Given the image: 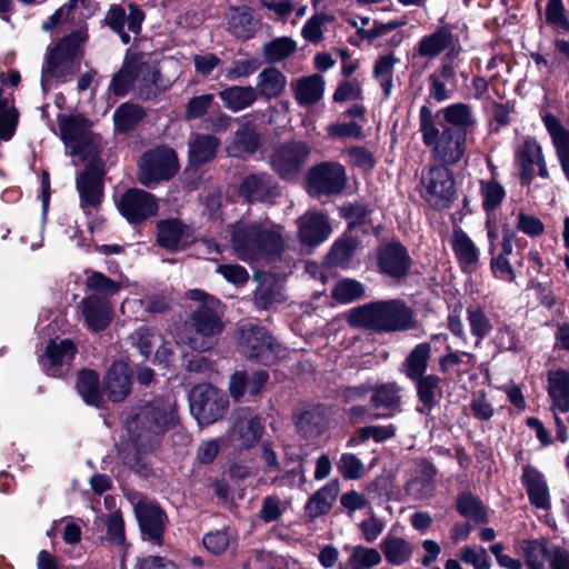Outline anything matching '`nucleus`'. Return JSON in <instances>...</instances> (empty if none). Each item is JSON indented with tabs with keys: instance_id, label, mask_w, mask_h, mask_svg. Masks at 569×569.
Instances as JSON below:
<instances>
[{
	"instance_id": "nucleus-1",
	"label": "nucleus",
	"mask_w": 569,
	"mask_h": 569,
	"mask_svg": "<svg viewBox=\"0 0 569 569\" xmlns=\"http://www.w3.org/2000/svg\"><path fill=\"white\" fill-rule=\"evenodd\" d=\"M231 246L244 262H271L284 249L282 227L269 222L239 221L232 226Z\"/></svg>"
},
{
	"instance_id": "nucleus-2",
	"label": "nucleus",
	"mask_w": 569,
	"mask_h": 569,
	"mask_svg": "<svg viewBox=\"0 0 569 569\" xmlns=\"http://www.w3.org/2000/svg\"><path fill=\"white\" fill-rule=\"evenodd\" d=\"M179 423L177 402L172 398H158L137 409L127 419V430L133 446L150 450L159 439Z\"/></svg>"
},
{
	"instance_id": "nucleus-3",
	"label": "nucleus",
	"mask_w": 569,
	"mask_h": 569,
	"mask_svg": "<svg viewBox=\"0 0 569 569\" xmlns=\"http://www.w3.org/2000/svg\"><path fill=\"white\" fill-rule=\"evenodd\" d=\"M87 37L86 29L79 28L62 38L48 52L41 73V88L43 92H48L54 86L70 80L79 70L82 47Z\"/></svg>"
},
{
	"instance_id": "nucleus-4",
	"label": "nucleus",
	"mask_w": 569,
	"mask_h": 569,
	"mask_svg": "<svg viewBox=\"0 0 569 569\" xmlns=\"http://www.w3.org/2000/svg\"><path fill=\"white\" fill-rule=\"evenodd\" d=\"M420 131L425 144L442 162L453 164L463 157L467 134L445 124L440 113H432L426 106L420 109Z\"/></svg>"
},
{
	"instance_id": "nucleus-5",
	"label": "nucleus",
	"mask_w": 569,
	"mask_h": 569,
	"mask_svg": "<svg viewBox=\"0 0 569 569\" xmlns=\"http://www.w3.org/2000/svg\"><path fill=\"white\" fill-rule=\"evenodd\" d=\"M187 296L200 305L191 313L190 321L194 335L188 337L186 343L192 350L203 352L214 346L217 336L223 329L221 303L217 298L199 289L189 290Z\"/></svg>"
},
{
	"instance_id": "nucleus-6",
	"label": "nucleus",
	"mask_w": 569,
	"mask_h": 569,
	"mask_svg": "<svg viewBox=\"0 0 569 569\" xmlns=\"http://www.w3.org/2000/svg\"><path fill=\"white\" fill-rule=\"evenodd\" d=\"M455 180L443 164L430 166L420 178V194L433 209L449 208L455 198Z\"/></svg>"
},
{
	"instance_id": "nucleus-7",
	"label": "nucleus",
	"mask_w": 569,
	"mask_h": 569,
	"mask_svg": "<svg viewBox=\"0 0 569 569\" xmlns=\"http://www.w3.org/2000/svg\"><path fill=\"white\" fill-rule=\"evenodd\" d=\"M190 411L199 425H211L223 417L228 408V397L210 383L197 385L190 396Z\"/></svg>"
},
{
	"instance_id": "nucleus-8",
	"label": "nucleus",
	"mask_w": 569,
	"mask_h": 569,
	"mask_svg": "<svg viewBox=\"0 0 569 569\" xmlns=\"http://www.w3.org/2000/svg\"><path fill=\"white\" fill-rule=\"evenodd\" d=\"M239 347L244 357L263 365L273 363L281 353L280 345L266 329L252 325L241 328Z\"/></svg>"
},
{
	"instance_id": "nucleus-9",
	"label": "nucleus",
	"mask_w": 569,
	"mask_h": 569,
	"mask_svg": "<svg viewBox=\"0 0 569 569\" xmlns=\"http://www.w3.org/2000/svg\"><path fill=\"white\" fill-rule=\"evenodd\" d=\"M515 164L519 170L521 184H530L536 174L549 178V171L541 144L533 137H525L515 148Z\"/></svg>"
},
{
	"instance_id": "nucleus-10",
	"label": "nucleus",
	"mask_w": 569,
	"mask_h": 569,
	"mask_svg": "<svg viewBox=\"0 0 569 569\" xmlns=\"http://www.w3.org/2000/svg\"><path fill=\"white\" fill-rule=\"evenodd\" d=\"M60 137L72 154L88 157L100 146V139L89 130L87 121L81 117L59 116Z\"/></svg>"
},
{
	"instance_id": "nucleus-11",
	"label": "nucleus",
	"mask_w": 569,
	"mask_h": 569,
	"mask_svg": "<svg viewBox=\"0 0 569 569\" xmlns=\"http://www.w3.org/2000/svg\"><path fill=\"white\" fill-rule=\"evenodd\" d=\"M177 170L176 152L170 148H157L143 154L139 166V181L149 187L171 178Z\"/></svg>"
},
{
	"instance_id": "nucleus-12",
	"label": "nucleus",
	"mask_w": 569,
	"mask_h": 569,
	"mask_svg": "<svg viewBox=\"0 0 569 569\" xmlns=\"http://www.w3.org/2000/svg\"><path fill=\"white\" fill-rule=\"evenodd\" d=\"M347 322L357 329L388 332L391 330V301H376L351 308L347 312Z\"/></svg>"
},
{
	"instance_id": "nucleus-13",
	"label": "nucleus",
	"mask_w": 569,
	"mask_h": 569,
	"mask_svg": "<svg viewBox=\"0 0 569 569\" xmlns=\"http://www.w3.org/2000/svg\"><path fill=\"white\" fill-rule=\"evenodd\" d=\"M310 149L301 141H290L273 148L269 162L271 168L282 178H295L305 166Z\"/></svg>"
},
{
	"instance_id": "nucleus-14",
	"label": "nucleus",
	"mask_w": 569,
	"mask_h": 569,
	"mask_svg": "<svg viewBox=\"0 0 569 569\" xmlns=\"http://www.w3.org/2000/svg\"><path fill=\"white\" fill-rule=\"evenodd\" d=\"M548 393L552 400V411L557 426V439L566 442L567 426L569 418L562 419L560 413L569 412V372L566 370L552 371L548 376Z\"/></svg>"
},
{
	"instance_id": "nucleus-15",
	"label": "nucleus",
	"mask_w": 569,
	"mask_h": 569,
	"mask_svg": "<svg viewBox=\"0 0 569 569\" xmlns=\"http://www.w3.org/2000/svg\"><path fill=\"white\" fill-rule=\"evenodd\" d=\"M345 184V168L339 163H321L313 167L308 173V191L311 196L337 194Z\"/></svg>"
},
{
	"instance_id": "nucleus-16",
	"label": "nucleus",
	"mask_w": 569,
	"mask_h": 569,
	"mask_svg": "<svg viewBox=\"0 0 569 569\" xmlns=\"http://www.w3.org/2000/svg\"><path fill=\"white\" fill-rule=\"evenodd\" d=\"M120 213L130 222L139 223L157 214L159 204L153 194L137 188L127 190L118 200Z\"/></svg>"
},
{
	"instance_id": "nucleus-17",
	"label": "nucleus",
	"mask_w": 569,
	"mask_h": 569,
	"mask_svg": "<svg viewBox=\"0 0 569 569\" xmlns=\"http://www.w3.org/2000/svg\"><path fill=\"white\" fill-rule=\"evenodd\" d=\"M297 236L302 246L315 248L332 232L328 216L318 209H309L296 220Z\"/></svg>"
},
{
	"instance_id": "nucleus-18",
	"label": "nucleus",
	"mask_w": 569,
	"mask_h": 569,
	"mask_svg": "<svg viewBox=\"0 0 569 569\" xmlns=\"http://www.w3.org/2000/svg\"><path fill=\"white\" fill-rule=\"evenodd\" d=\"M134 510L143 540L161 546L167 522L163 510L154 503L143 501L137 503Z\"/></svg>"
},
{
	"instance_id": "nucleus-19",
	"label": "nucleus",
	"mask_w": 569,
	"mask_h": 569,
	"mask_svg": "<svg viewBox=\"0 0 569 569\" xmlns=\"http://www.w3.org/2000/svg\"><path fill=\"white\" fill-rule=\"evenodd\" d=\"M262 430L260 419L251 410L241 408L233 413L230 437L238 448L252 447L260 439Z\"/></svg>"
},
{
	"instance_id": "nucleus-20",
	"label": "nucleus",
	"mask_w": 569,
	"mask_h": 569,
	"mask_svg": "<svg viewBox=\"0 0 569 569\" xmlns=\"http://www.w3.org/2000/svg\"><path fill=\"white\" fill-rule=\"evenodd\" d=\"M76 186L80 197V207L89 216L102 200V173L94 167H87L77 177Z\"/></svg>"
},
{
	"instance_id": "nucleus-21",
	"label": "nucleus",
	"mask_w": 569,
	"mask_h": 569,
	"mask_svg": "<svg viewBox=\"0 0 569 569\" xmlns=\"http://www.w3.org/2000/svg\"><path fill=\"white\" fill-rule=\"evenodd\" d=\"M77 348L69 339L51 340L39 362L43 371L51 377H59L70 366Z\"/></svg>"
},
{
	"instance_id": "nucleus-22",
	"label": "nucleus",
	"mask_w": 569,
	"mask_h": 569,
	"mask_svg": "<svg viewBox=\"0 0 569 569\" xmlns=\"http://www.w3.org/2000/svg\"><path fill=\"white\" fill-rule=\"evenodd\" d=\"M129 9L130 11L127 14L121 6L113 4L106 16L107 24L119 34L124 44L130 42V36L124 31V26L128 27L129 31L137 34L140 32L142 21L144 20L143 12L137 6L130 4Z\"/></svg>"
},
{
	"instance_id": "nucleus-23",
	"label": "nucleus",
	"mask_w": 569,
	"mask_h": 569,
	"mask_svg": "<svg viewBox=\"0 0 569 569\" xmlns=\"http://www.w3.org/2000/svg\"><path fill=\"white\" fill-rule=\"evenodd\" d=\"M240 194L249 202H274L280 194L277 181L268 173L246 177L240 186Z\"/></svg>"
},
{
	"instance_id": "nucleus-24",
	"label": "nucleus",
	"mask_w": 569,
	"mask_h": 569,
	"mask_svg": "<svg viewBox=\"0 0 569 569\" xmlns=\"http://www.w3.org/2000/svg\"><path fill=\"white\" fill-rule=\"evenodd\" d=\"M157 230L158 243L171 251L183 250L194 241L192 229L178 219L159 221Z\"/></svg>"
},
{
	"instance_id": "nucleus-25",
	"label": "nucleus",
	"mask_w": 569,
	"mask_h": 569,
	"mask_svg": "<svg viewBox=\"0 0 569 569\" xmlns=\"http://www.w3.org/2000/svg\"><path fill=\"white\" fill-rule=\"evenodd\" d=\"M81 309L86 325L94 332L106 329L111 322L113 308L106 297L89 295L82 299Z\"/></svg>"
},
{
	"instance_id": "nucleus-26",
	"label": "nucleus",
	"mask_w": 569,
	"mask_h": 569,
	"mask_svg": "<svg viewBox=\"0 0 569 569\" xmlns=\"http://www.w3.org/2000/svg\"><path fill=\"white\" fill-rule=\"evenodd\" d=\"M521 481L530 502L539 509H549L550 496L543 475L535 467L527 465L522 469Z\"/></svg>"
},
{
	"instance_id": "nucleus-27",
	"label": "nucleus",
	"mask_w": 569,
	"mask_h": 569,
	"mask_svg": "<svg viewBox=\"0 0 569 569\" xmlns=\"http://www.w3.org/2000/svg\"><path fill=\"white\" fill-rule=\"evenodd\" d=\"M104 390L110 400L119 402L124 400L131 390V380L128 366L116 361L108 370L104 380Z\"/></svg>"
},
{
	"instance_id": "nucleus-28",
	"label": "nucleus",
	"mask_w": 569,
	"mask_h": 569,
	"mask_svg": "<svg viewBox=\"0 0 569 569\" xmlns=\"http://www.w3.org/2000/svg\"><path fill=\"white\" fill-rule=\"evenodd\" d=\"M290 87L298 104L307 107L322 99L325 81L321 76L311 74L292 80Z\"/></svg>"
},
{
	"instance_id": "nucleus-29",
	"label": "nucleus",
	"mask_w": 569,
	"mask_h": 569,
	"mask_svg": "<svg viewBox=\"0 0 569 569\" xmlns=\"http://www.w3.org/2000/svg\"><path fill=\"white\" fill-rule=\"evenodd\" d=\"M371 411L362 406L350 408L352 419L383 418L391 413V389L387 385L376 388L371 396Z\"/></svg>"
},
{
	"instance_id": "nucleus-30",
	"label": "nucleus",
	"mask_w": 569,
	"mask_h": 569,
	"mask_svg": "<svg viewBox=\"0 0 569 569\" xmlns=\"http://www.w3.org/2000/svg\"><path fill=\"white\" fill-rule=\"evenodd\" d=\"M543 123L551 137L558 161L563 172L569 171V130L552 114L543 117Z\"/></svg>"
},
{
	"instance_id": "nucleus-31",
	"label": "nucleus",
	"mask_w": 569,
	"mask_h": 569,
	"mask_svg": "<svg viewBox=\"0 0 569 569\" xmlns=\"http://www.w3.org/2000/svg\"><path fill=\"white\" fill-rule=\"evenodd\" d=\"M452 250L465 271H472L479 262V250L470 237L460 228L453 230Z\"/></svg>"
},
{
	"instance_id": "nucleus-32",
	"label": "nucleus",
	"mask_w": 569,
	"mask_h": 569,
	"mask_svg": "<svg viewBox=\"0 0 569 569\" xmlns=\"http://www.w3.org/2000/svg\"><path fill=\"white\" fill-rule=\"evenodd\" d=\"M287 86V77L277 68L269 67L257 76V83L253 88L257 98L274 99L282 94Z\"/></svg>"
},
{
	"instance_id": "nucleus-33",
	"label": "nucleus",
	"mask_w": 569,
	"mask_h": 569,
	"mask_svg": "<svg viewBox=\"0 0 569 569\" xmlns=\"http://www.w3.org/2000/svg\"><path fill=\"white\" fill-rule=\"evenodd\" d=\"M223 106L232 112H239L251 107L257 101V92L251 86L228 87L219 92Z\"/></svg>"
},
{
	"instance_id": "nucleus-34",
	"label": "nucleus",
	"mask_w": 569,
	"mask_h": 569,
	"mask_svg": "<svg viewBox=\"0 0 569 569\" xmlns=\"http://www.w3.org/2000/svg\"><path fill=\"white\" fill-rule=\"evenodd\" d=\"M441 120L455 131L467 134L475 124L473 114L469 106L465 103H453L438 111Z\"/></svg>"
},
{
	"instance_id": "nucleus-35",
	"label": "nucleus",
	"mask_w": 569,
	"mask_h": 569,
	"mask_svg": "<svg viewBox=\"0 0 569 569\" xmlns=\"http://www.w3.org/2000/svg\"><path fill=\"white\" fill-rule=\"evenodd\" d=\"M466 313L470 332L477 338V343H480L493 329L491 313L480 303L469 305Z\"/></svg>"
},
{
	"instance_id": "nucleus-36",
	"label": "nucleus",
	"mask_w": 569,
	"mask_h": 569,
	"mask_svg": "<svg viewBox=\"0 0 569 569\" xmlns=\"http://www.w3.org/2000/svg\"><path fill=\"white\" fill-rule=\"evenodd\" d=\"M339 492L338 482L331 481L312 495L306 503V512L311 518L327 513Z\"/></svg>"
},
{
	"instance_id": "nucleus-37",
	"label": "nucleus",
	"mask_w": 569,
	"mask_h": 569,
	"mask_svg": "<svg viewBox=\"0 0 569 569\" xmlns=\"http://www.w3.org/2000/svg\"><path fill=\"white\" fill-rule=\"evenodd\" d=\"M518 552L525 557L526 565L529 569H546V561H549L548 548L539 540H521L516 545Z\"/></svg>"
},
{
	"instance_id": "nucleus-38",
	"label": "nucleus",
	"mask_w": 569,
	"mask_h": 569,
	"mask_svg": "<svg viewBox=\"0 0 569 569\" xmlns=\"http://www.w3.org/2000/svg\"><path fill=\"white\" fill-rule=\"evenodd\" d=\"M130 63H132L134 91L140 97L148 98L159 78L157 70L147 62L131 60Z\"/></svg>"
},
{
	"instance_id": "nucleus-39",
	"label": "nucleus",
	"mask_w": 569,
	"mask_h": 569,
	"mask_svg": "<svg viewBox=\"0 0 569 569\" xmlns=\"http://www.w3.org/2000/svg\"><path fill=\"white\" fill-rule=\"evenodd\" d=\"M219 146V140L209 134H196L189 143V157L193 164H202L211 160Z\"/></svg>"
},
{
	"instance_id": "nucleus-40",
	"label": "nucleus",
	"mask_w": 569,
	"mask_h": 569,
	"mask_svg": "<svg viewBox=\"0 0 569 569\" xmlns=\"http://www.w3.org/2000/svg\"><path fill=\"white\" fill-rule=\"evenodd\" d=\"M435 473L436 470L431 465H425L420 475L407 483V493L417 500H423L431 497L435 490Z\"/></svg>"
},
{
	"instance_id": "nucleus-41",
	"label": "nucleus",
	"mask_w": 569,
	"mask_h": 569,
	"mask_svg": "<svg viewBox=\"0 0 569 569\" xmlns=\"http://www.w3.org/2000/svg\"><path fill=\"white\" fill-rule=\"evenodd\" d=\"M77 390L87 405L98 407L101 402L99 376L92 370H82L77 380Z\"/></svg>"
},
{
	"instance_id": "nucleus-42",
	"label": "nucleus",
	"mask_w": 569,
	"mask_h": 569,
	"mask_svg": "<svg viewBox=\"0 0 569 569\" xmlns=\"http://www.w3.org/2000/svg\"><path fill=\"white\" fill-rule=\"evenodd\" d=\"M452 42V33L441 28L430 36L423 37L419 42V53L422 57L435 58L447 49Z\"/></svg>"
},
{
	"instance_id": "nucleus-43",
	"label": "nucleus",
	"mask_w": 569,
	"mask_h": 569,
	"mask_svg": "<svg viewBox=\"0 0 569 569\" xmlns=\"http://www.w3.org/2000/svg\"><path fill=\"white\" fill-rule=\"evenodd\" d=\"M431 347L427 342L417 345L409 353L405 365V371L412 380H418L427 370Z\"/></svg>"
},
{
	"instance_id": "nucleus-44",
	"label": "nucleus",
	"mask_w": 569,
	"mask_h": 569,
	"mask_svg": "<svg viewBox=\"0 0 569 569\" xmlns=\"http://www.w3.org/2000/svg\"><path fill=\"white\" fill-rule=\"evenodd\" d=\"M326 428V419L321 412L310 410L303 412L297 421L298 433L308 441L318 438Z\"/></svg>"
},
{
	"instance_id": "nucleus-45",
	"label": "nucleus",
	"mask_w": 569,
	"mask_h": 569,
	"mask_svg": "<svg viewBox=\"0 0 569 569\" xmlns=\"http://www.w3.org/2000/svg\"><path fill=\"white\" fill-rule=\"evenodd\" d=\"M365 286L356 279L338 280L331 291L332 298L340 303H351L365 297Z\"/></svg>"
},
{
	"instance_id": "nucleus-46",
	"label": "nucleus",
	"mask_w": 569,
	"mask_h": 569,
	"mask_svg": "<svg viewBox=\"0 0 569 569\" xmlns=\"http://www.w3.org/2000/svg\"><path fill=\"white\" fill-rule=\"evenodd\" d=\"M296 50V42L288 37L276 38L262 47L264 59L270 63L280 62Z\"/></svg>"
},
{
	"instance_id": "nucleus-47",
	"label": "nucleus",
	"mask_w": 569,
	"mask_h": 569,
	"mask_svg": "<svg viewBox=\"0 0 569 569\" xmlns=\"http://www.w3.org/2000/svg\"><path fill=\"white\" fill-rule=\"evenodd\" d=\"M482 208L489 214L496 210L506 197L505 188L495 179L480 181Z\"/></svg>"
},
{
	"instance_id": "nucleus-48",
	"label": "nucleus",
	"mask_w": 569,
	"mask_h": 569,
	"mask_svg": "<svg viewBox=\"0 0 569 569\" xmlns=\"http://www.w3.org/2000/svg\"><path fill=\"white\" fill-rule=\"evenodd\" d=\"M144 111L137 104L123 103L113 114L114 126L117 130L127 132L133 129L143 118Z\"/></svg>"
},
{
	"instance_id": "nucleus-49",
	"label": "nucleus",
	"mask_w": 569,
	"mask_h": 569,
	"mask_svg": "<svg viewBox=\"0 0 569 569\" xmlns=\"http://www.w3.org/2000/svg\"><path fill=\"white\" fill-rule=\"evenodd\" d=\"M381 556L375 548L356 546L350 548L348 565L350 569H371L379 565Z\"/></svg>"
},
{
	"instance_id": "nucleus-50",
	"label": "nucleus",
	"mask_w": 569,
	"mask_h": 569,
	"mask_svg": "<svg viewBox=\"0 0 569 569\" xmlns=\"http://www.w3.org/2000/svg\"><path fill=\"white\" fill-rule=\"evenodd\" d=\"M86 286L89 290H91L92 295H98L99 297H109L114 296L120 290V283L110 279L101 272L93 271L91 272L86 281Z\"/></svg>"
},
{
	"instance_id": "nucleus-51",
	"label": "nucleus",
	"mask_w": 569,
	"mask_h": 569,
	"mask_svg": "<svg viewBox=\"0 0 569 569\" xmlns=\"http://www.w3.org/2000/svg\"><path fill=\"white\" fill-rule=\"evenodd\" d=\"M459 513L477 523L487 522L486 511L481 502L470 493H462L457 500Z\"/></svg>"
},
{
	"instance_id": "nucleus-52",
	"label": "nucleus",
	"mask_w": 569,
	"mask_h": 569,
	"mask_svg": "<svg viewBox=\"0 0 569 569\" xmlns=\"http://www.w3.org/2000/svg\"><path fill=\"white\" fill-rule=\"evenodd\" d=\"M412 272L413 261L408 250L400 242L393 241V283L400 282Z\"/></svg>"
},
{
	"instance_id": "nucleus-53",
	"label": "nucleus",
	"mask_w": 569,
	"mask_h": 569,
	"mask_svg": "<svg viewBox=\"0 0 569 569\" xmlns=\"http://www.w3.org/2000/svg\"><path fill=\"white\" fill-rule=\"evenodd\" d=\"M18 111L13 106H10L8 99L0 97V139L10 140L17 128Z\"/></svg>"
},
{
	"instance_id": "nucleus-54",
	"label": "nucleus",
	"mask_w": 569,
	"mask_h": 569,
	"mask_svg": "<svg viewBox=\"0 0 569 569\" xmlns=\"http://www.w3.org/2000/svg\"><path fill=\"white\" fill-rule=\"evenodd\" d=\"M259 144V136L252 122L242 124L234 134V147L239 153H253Z\"/></svg>"
},
{
	"instance_id": "nucleus-55",
	"label": "nucleus",
	"mask_w": 569,
	"mask_h": 569,
	"mask_svg": "<svg viewBox=\"0 0 569 569\" xmlns=\"http://www.w3.org/2000/svg\"><path fill=\"white\" fill-rule=\"evenodd\" d=\"M357 247V242L351 237H342L338 239L329 254L328 260L333 266L343 267L349 263L355 250Z\"/></svg>"
},
{
	"instance_id": "nucleus-56",
	"label": "nucleus",
	"mask_w": 569,
	"mask_h": 569,
	"mask_svg": "<svg viewBox=\"0 0 569 569\" xmlns=\"http://www.w3.org/2000/svg\"><path fill=\"white\" fill-rule=\"evenodd\" d=\"M130 338L144 357H149L153 351L154 345L161 340L156 329L146 326L133 331Z\"/></svg>"
},
{
	"instance_id": "nucleus-57",
	"label": "nucleus",
	"mask_w": 569,
	"mask_h": 569,
	"mask_svg": "<svg viewBox=\"0 0 569 569\" xmlns=\"http://www.w3.org/2000/svg\"><path fill=\"white\" fill-rule=\"evenodd\" d=\"M259 67L260 61L257 58L234 60L223 70V77L229 81L248 78L249 76L253 74L259 69Z\"/></svg>"
},
{
	"instance_id": "nucleus-58",
	"label": "nucleus",
	"mask_w": 569,
	"mask_h": 569,
	"mask_svg": "<svg viewBox=\"0 0 569 569\" xmlns=\"http://www.w3.org/2000/svg\"><path fill=\"white\" fill-rule=\"evenodd\" d=\"M545 16L547 23L553 29L569 31V19L562 0H548Z\"/></svg>"
},
{
	"instance_id": "nucleus-59",
	"label": "nucleus",
	"mask_w": 569,
	"mask_h": 569,
	"mask_svg": "<svg viewBox=\"0 0 569 569\" xmlns=\"http://www.w3.org/2000/svg\"><path fill=\"white\" fill-rule=\"evenodd\" d=\"M417 382L418 396L423 406L430 409L436 401L440 379L437 376L429 375L420 377Z\"/></svg>"
},
{
	"instance_id": "nucleus-60",
	"label": "nucleus",
	"mask_w": 569,
	"mask_h": 569,
	"mask_svg": "<svg viewBox=\"0 0 569 569\" xmlns=\"http://www.w3.org/2000/svg\"><path fill=\"white\" fill-rule=\"evenodd\" d=\"M229 28L231 32L242 39H249L254 33L252 16L248 11H237L230 17Z\"/></svg>"
},
{
	"instance_id": "nucleus-61",
	"label": "nucleus",
	"mask_w": 569,
	"mask_h": 569,
	"mask_svg": "<svg viewBox=\"0 0 569 569\" xmlns=\"http://www.w3.org/2000/svg\"><path fill=\"white\" fill-rule=\"evenodd\" d=\"M391 436V429L382 426H368L360 428L348 441L349 447H355L372 438L376 442H382Z\"/></svg>"
},
{
	"instance_id": "nucleus-62",
	"label": "nucleus",
	"mask_w": 569,
	"mask_h": 569,
	"mask_svg": "<svg viewBox=\"0 0 569 569\" xmlns=\"http://www.w3.org/2000/svg\"><path fill=\"white\" fill-rule=\"evenodd\" d=\"M110 90L118 97H122L129 91H134L132 63L126 61L121 70L114 74L110 83Z\"/></svg>"
},
{
	"instance_id": "nucleus-63",
	"label": "nucleus",
	"mask_w": 569,
	"mask_h": 569,
	"mask_svg": "<svg viewBox=\"0 0 569 569\" xmlns=\"http://www.w3.org/2000/svg\"><path fill=\"white\" fill-rule=\"evenodd\" d=\"M282 298V293L272 282H262L254 292V303L259 309H268Z\"/></svg>"
},
{
	"instance_id": "nucleus-64",
	"label": "nucleus",
	"mask_w": 569,
	"mask_h": 569,
	"mask_svg": "<svg viewBox=\"0 0 569 569\" xmlns=\"http://www.w3.org/2000/svg\"><path fill=\"white\" fill-rule=\"evenodd\" d=\"M460 558L465 563L471 565L475 569H490V558L482 547L467 546L461 549Z\"/></svg>"
}]
</instances>
